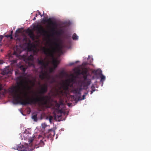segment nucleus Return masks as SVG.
I'll return each mask as SVG.
<instances>
[{
	"label": "nucleus",
	"mask_w": 151,
	"mask_h": 151,
	"mask_svg": "<svg viewBox=\"0 0 151 151\" xmlns=\"http://www.w3.org/2000/svg\"><path fill=\"white\" fill-rule=\"evenodd\" d=\"M2 63L1 62V61H0V64H1Z\"/></svg>",
	"instance_id": "nucleus-44"
},
{
	"label": "nucleus",
	"mask_w": 151,
	"mask_h": 151,
	"mask_svg": "<svg viewBox=\"0 0 151 151\" xmlns=\"http://www.w3.org/2000/svg\"><path fill=\"white\" fill-rule=\"evenodd\" d=\"M26 79L25 77L22 75L17 77V80L19 81L18 85L12 88L11 92L13 97L14 101L24 106L35 104H37L40 106L47 105L50 97L47 95L42 96L36 98H27L25 100L23 99L21 96L22 92L20 91L19 85L23 86Z\"/></svg>",
	"instance_id": "nucleus-1"
},
{
	"label": "nucleus",
	"mask_w": 151,
	"mask_h": 151,
	"mask_svg": "<svg viewBox=\"0 0 151 151\" xmlns=\"http://www.w3.org/2000/svg\"><path fill=\"white\" fill-rule=\"evenodd\" d=\"M52 119H53V117L52 116H49V120L50 122H51V121Z\"/></svg>",
	"instance_id": "nucleus-31"
},
{
	"label": "nucleus",
	"mask_w": 151,
	"mask_h": 151,
	"mask_svg": "<svg viewBox=\"0 0 151 151\" xmlns=\"http://www.w3.org/2000/svg\"><path fill=\"white\" fill-rule=\"evenodd\" d=\"M83 78H84V80L83 81H81L80 82L81 83H84L85 81H86L88 79H87V75H83Z\"/></svg>",
	"instance_id": "nucleus-19"
},
{
	"label": "nucleus",
	"mask_w": 151,
	"mask_h": 151,
	"mask_svg": "<svg viewBox=\"0 0 151 151\" xmlns=\"http://www.w3.org/2000/svg\"><path fill=\"white\" fill-rule=\"evenodd\" d=\"M81 90V89L80 88H76L73 90V92L75 93L80 94Z\"/></svg>",
	"instance_id": "nucleus-16"
},
{
	"label": "nucleus",
	"mask_w": 151,
	"mask_h": 151,
	"mask_svg": "<svg viewBox=\"0 0 151 151\" xmlns=\"http://www.w3.org/2000/svg\"><path fill=\"white\" fill-rule=\"evenodd\" d=\"M73 84H70L66 82L65 83L63 84L62 86L63 89L65 91H66L69 90V87H73Z\"/></svg>",
	"instance_id": "nucleus-8"
},
{
	"label": "nucleus",
	"mask_w": 151,
	"mask_h": 151,
	"mask_svg": "<svg viewBox=\"0 0 151 151\" xmlns=\"http://www.w3.org/2000/svg\"><path fill=\"white\" fill-rule=\"evenodd\" d=\"M101 81L103 82L105 79V77L103 75H101Z\"/></svg>",
	"instance_id": "nucleus-26"
},
{
	"label": "nucleus",
	"mask_w": 151,
	"mask_h": 151,
	"mask_svg": "<svg viewBox=\"0 0 151 151\" xmlns=\"http://www.w3.org/2000/svg\"><path fill=\"white\" fill-rule=\"evenodd\" d=\"M59 62L56 59H53L52 60V64L53 65L54 69H55L57 67L58 65L59 64Z\"/></svg>",
	"instance_id": "nucleus-11"
},
{
	"label": "nucleus",
	"mask_w": 151,
	"mask_h": 151,
	"mask_svg": "<svg viewBox=\"0 0 151 151\" xmlns=\"http://www.w3.org/2000/svg\"><path fill=\"white\" fill-rule=\"evenodd\" d=\"M15 73H16H16H17V72H15Z\"/></svg>",
	"instance_id": "nucleus-46"
},
{
	"label": "nucleus",
	"mask_w": 151,
	"mask_h": 151,
	"mask_svg": "<svg viewBox=\"0 0 151 151\" xmlns=\"http://www.w3.org/2000/svg\"><path fill=\"white\" fill-rule=\"evenodd\" d=\"M19 68L23 72H24L27 69V67L24 65H21L19 66Z\"/></svg>",
	"instance_id": "nucleus-17"
},
{
	"label": "nucleus",
	"mask_w": 151,
	"mask_h": 151,
	"mask_svg": "<svg viewBox=\"0 0 151 151\" xmlns=\"http://www.w3.org/2000/svg\"><path fill=\"white\" fill-rule=\"evenodd\" d=\"M54 69L52 68H50V69L49 71L50 73H52L53 72Z\"/></svg>",
	"instance_id": "nucleus-33"
},
{
	"label": "nucleus",
	"mask_w": 151,
	"mask_h": 151,
	"mask_svg": "<svg viewBox=\"0 0 151 151\" xmlns=\"http://www.w3.org/2000/svg\"><path fill=\"white\" fill-rule=\"evenodd\" d=\"M38 84H39V85H40V82H38Z\"/></svg>",
	"instance_id": "nucleus-42"
},
{
	"label": "nucleus",
	"mask_w": 151,
	"mask_h": 151,
	"mask_svg": "<svg viewBox=\"0 0 151 151\" xmlns=\"http://www.w3.org/2000/svg\"><path fill=\"white\" fill-rule=\"evenodd\" d=\"M37 14H36V15H35V17H37Z\"/></svg>",
	"instance_id": "nucleus-43"
},
{
	"label": "nucleus",
	"mask_w": 151,
	"mask_h": 151,
	"mask_svg": "<svg viewBox=\"0 0 151 151\" xmlns=\"http://www.w3.org/2000/svg\"><path fill=\"white\" fill-rule=\"evenodd\" d=\"M12 62L14 63H16V60H14L12 61Z\"/></svg>",
	"instance_id": "nucleus-37"
},
{
	"label": "nucleus",
	"mask_w": 151,
	"mask_h": 151,
	"mask_svg": "<svg viewBox=\"0 0 151 151\" xmlns=\"http://www.w3.org/2000/svg\"><path fill=\"white\" fill-rule=\"evenodd\" d=\"M91 80L90 79H88L86 81H85L84 83H81V85L84 87H87L91 84Z\"/></svg>",
	"instance_id": "nucleus-10"
},
{
	"label": "nucleus",
	"mask_w": 151,
	"mask_h": 151,
	"mask_svg": "<svg viewBox=\"0 0 151 151\" xmlns=\"http://www.w3.org/2000/svg\"><path fill=\"white\" fill-rule=\"evenodd\" d=\"M49 24L52 26L50 29V32L52 33V35H54L55 34L60 35V31H57L55 30L57 26V24L55 22L52 21L51 19L49 23Z\"/></svg>",
	"instance_id": "nucleus-4"
},
{
	"label": "nucleus",
	"mask_w": 151,
	"mask_h": 151,
	"mask_svg": "<svg viewBox=\"0 0 151 151\" xmlns=\"http://www.w3.org/2000/svg\"><path fill=\"white\" fill-rule=\"evenodd\" d=\"M42 128H43L44 129H45L47 126V125L45 123H43L42 124Z\"/></svg>",
	"instance_id": "nucleus-30"
},
{
	"label": "nucleus",
	"mask_w": 151,
	"mask_h": 151,
	"mask_svg": "<svg viewBox=\"0 0 151 151\" xmlns=\"http://www.w3.org/2000/svg\"><path fill=\"white\" fill-rule=\"evenodd\" d=\"M73 63L71 64V65H73Z\"/></svg>",
	"instance_id": "nucleus-45"
},
{
	"label": "nucleus",
	"mask_w": 151,
	"mask_h": 151,
	"mask_svg": "<svg viewBox=\"0 0 151 151\" xmlns=\"http://www.w3.org/2000/svg\"><path fill=\"white\" fill-rule=\"evenodd\" d=\"M60 75L62 77H63L65 75L68 76V74L65 72L62 71L60 73Z\"/></svg>",
	"instance_id": "nucleus-23"
},
{
	"label": "nucleus",
	"mask_w": 151,
	"mask_h": 151,
	"mask_svg": "<svg viewBox=\"0 0 151 151\" xmlns=\"http://www.w3.org/2000/svg\"><path fill=\"white\" fill-rule=\"evenodd\" d=\"M3 75L8 74L11 73V72L9 69V68H7L4 69L3 71Z\"/></svg>",
	"instance_id": "nucleus-15"
},
{
	"label": "nucleus",
	"mask_w": 151,
	"mask_h": 151,
	"mask_svg": "<svg viewBox=\"0 0 151 151\" xmlns=\"http://www.w3.org/2000/svg\"><path fill=\"white\" fill-rule=\"evenodd\" d=\"M35 79L34 81H32L31 80L29 81V82L32 84V86H34L35 84Z\"/></svg>",
	"instance_id": "nucleus-28"
},
{
	"label": "nucleus",
	"mask_w": 151,
	"mask_h": 151,
	"mask_svg": "<svg viewBox=\"0 0 151 151\" xmlns=\"http://www.w3.org/2000/svg\"><path fill=\"white\" fill-rule=\"evenodd\" d=\"M56 82V80L55 78L53 77H52L51 79V80L50 81V84H52Z\"/></svg>",
	"instance_id": "nucleus-20"
},
{
	"label": "nucleus",
	"mask_w": 151,
	"mask_h": 151,
	"mask_svg": "<svg viewBox=\"0 0 151 151\" xmlns=\"http://www.w3.org/2000/svg\"><path fill=\"white\" fill-rule=\"evenodd\" d=\"M29 141L31 143L32 142V141H33V139H30L29 140Z\"/></svg>",
	"instance_id": "nucleus-38"
},
{
	"label": "nucleus",
	"mask_w": 151,
	"mask_h": 151,
	"mask_svg": "<svg viewBox=\"0 0 151 151\" xmlns=\"http://www.w3.org/2000/svg\"><path fill=\"white\" fill-rule=\"evenodd\" d=\"M36 19V17H34L33 18V20L34 21V20H35Z\"/></svg>",
	"instance_id": "nucleus-40"
},
{
	"label": "nucleus",
	"mask_w": 151,
	"mask_h": 151,
	"mask_svg": "<svg viewBox=\"0 0 151 151\" xmlns=\"http://www.w3.org/2000/svg\"><path fill=\"white\" fill-rule=\"evenodd\" d=\"M37 60L38 64L41 65L40 68L41 69V70L40 73V74L39 75V77L42 80H43L46 77L47 75V72H44L43 71L44 68L46 66V64L44 60L41 58H40V59L37 58Z\"/></svg>",
	"instance_id": "nucleus-3"
},
{
	"label": "nucleus",
	"mask_w": 151,
	"mask_h": 151,
	"mask_svg": "<svg viewBox=\"0 0 151 151\" xmlns=\"http://www.w3.org/2000/svg\"><path fill=\"white\" fill-rule=\"evenodd\" d=\"M86 95H83V98L82 99H85Z\"/></svg>",
	"instance_id": "nucleus-35"
},
{
	"label": "nucleus",
	"mask_w": 151,
	"mask_h": 151,
	"mask_svg": "<svg viewBox=\"0 0 151 151\" xmlns=\"http://www.w3.org/2000/svg\"><path fill=\"white\" fill-rule=\"evenodd\" d=\"M35 55V52L29 56H27L25 55H23V58L24 60L27 63H28V65L29 66H31L33 65V62L34 60V56Z\"/></svg>",
	"instance_id": "nucleus-5"
},
{
	"label": "nucleus",
	"mask_w": 151,
	"mask_h": 151,
	"mask_svg": "<svg viewBox=\"0 0 151 151\" xmlns=\"http://www.w3.org/2000/svg\"><path fill=\"white\" fill-rule=\"evenodd\" d=\"M20 32V31L19 29L18 30H17L16 31V33L15 34V37H17L18 36V35H17V33H19Z\"/></svg>",
	"instance_id": "nucleus-29"
},
{
	"label": "nucleus",
	"mask_w": 151,
	"mask_h": 151,
	"mask_svg": "<svg viewBox=\"0 0 151 151\" xmlns=\"http://www.w3.org/2000/svg\"><path fill=\"white\" fill-rule=\"evenodd\" d=\"M91 94L93 93V92L95 91V87L93 85L91 86Z\"/></svg>",
	"instance_id": "nucleus-25"
},
{
	"label": "nucleus",
	"mask_w": 151,
	"mask_h": 151,
	"mask_svg": "<svg viewBox=\"0 0 151 151\" xmlns=\"http://www.w3.org/2000/svg\"><path fill=\"white\" fill-rule=\"evenodd\" d=\"M13 31H11V34L10 35H9L8 37H10V38L11 39H12L13 38V37H12V33H13Z\"/></svg>",
	"instance_id": "nucleus-32"
},
{
	"label": "nucleus",
	"mask_w": 151,
	"mask_h": 151,
	"mask_svg": "<svg viewBox=\"0 0 151 151\" xmlns=\"http://www.w3.org/2000/svg\"><path fill=\"white\" fill-rule=\"evenodd\" d=\"M42 86L41 88L40 93L43 94L47 92L48 89V86L47 84H45L42 85Z\"/></svg>",
	"instance_id": "nucleus-7"
},
{
	"label": "nucleus",
	"mask_w": 151,
	"mask_h": 151,
	"mask_svg": "<svg viewBox=\"0 0 151 151\" xmlns=\"http://www.w3.org/2000/svg\"><path fill=\"white\" fill-rule=\"evenodd\" d=\"M55 134V132L54 130L52 129H50L48 130V135H47V138H49L51 137L52 136L53 137L54 136Z\"/></svg>",
	"instance_id": "nucleus-9"
},
{
	"label": "nucleus",
	"mask_w": 151,
	"mask_h": 151,
	"mask_svg": "<svg viewBox=\"0 0 151 151\" xmlns=\"http://www.w3.org/2000/svg\"><path fill=\"white\" fill-rule=\"evenodd\" d=\"M66 46L64 44H61V45L57 48L56 50H57L59 52H62V50L63 48L66 47Z\"/></svg>",
	"instance_id": "nucleus-13"
},
{
	"label": "nucleus",
	"mask_w": 151,
	"mask_h": 151,
	"mask_svg": "<svg viewBox=\"0 0 151 151\" xmlns=\"http://www.w3.org/2000/svg\"><path fill=\"white\" fill-rule=\"evenodd\" d=\"M21 52V51H18L17 50L16 51H14V54L16 55L17 56H18L19 55V54Z\"/></svg>",
	"instance_id": "nucleus-22"
},
{
	"label": "nucleus",
	"mask_w": 151,
	"mask_h": 151,
	"mask_svg": "<svg viewBox=\"0 0 151 151\" xmlns=\"http://www.w3.org/2000/svg\"><path fill=\"white\" fill-rule=\"evenodd\" d=\"M55 40L56 42H53L52 44L55 46V47L51 46V50L49 48H47L45 47H43L42 49V50L44 54L47 56H53V53L55 52L56 49L59 47L61 45L60 44L57 42L58 40L55 39Z\"/></svg>",
	"instance_id": "nucleus-2"
},
{
	"label": "nucleus",
	"mask_w": 151,
	"mask_h": 151,
	"mask_svg": "<svg viewBox=\"0 0 151 151\" xmlns=\"http://www.w3.org/2000/svg\"><path fill=\"white\" fill-rule=\"evenodd\" d=\"M33 28L36 30H37L39 33L43 34H46L48 33V31L45 30L41 25H37L33 26Z\"/></svg>",
	"instance_id": "nucleus-6"
},
{
	"label": "nucleus",
	"mask_w": 151,
	"mask_h": 151,
	"mask_svg": "<svg viewBox=\"0 0 151 151\" xmlns=\"http://www.w3.org/2000/svg\"><path fill=\"white\" fill-rule=\"evenodd\" d=\"M51 18H49V19H43V21L45 22H47L49 23V22L50 21V20Z\"/></svg>",
	"instance_id": "nucleus-27"
},
{
	"label": "nucleus",
	"mask_w": 151,
	"mask_h": 151,
	"mask_svg": "<svg viewBox=\"0 0 151 151\" xmlns=\"http://www.w3.org/2000/svg\"><path fill=\"white\" fill-rule=\"evenodd\" d=\"M39 14L41 16V17L42 16V15L41 14V13L40 12H38Z\"/></svg>",
	"instance_id": "nucleus-39"
},
{
	"label": "nucleus",
	"mask_w": 151,
	"mask_h": 151,
	"mask_svg": "<svg viewBox=\"0 0 151 151\" xmlns=\"http://www.w3.org/2000/svg\"><path fill=\"white\" fill-rule=\"evenodd\" d=\"M88 94V92H86V93H85L84 95H87Z\"/></svg>",
	"instance_id": "nucleus-41"
},
{
	"label": "nucleus",
	"mask_w": 151,
	"mask_h": 151,
	"mask_svg": "<svg viewBox=\"0 0 151 151\" xmlns=\"http://www.w3.org/2000/svg\"><path fill=\"white\" fill-rule=\"evenodd\" d=\"M72 77L68 79L66 81V82L70 84V83L74 82L75 77L73 75H71Z\"/></svg>",
	"instance_id": "nucleus-12"
},
{
	"label": "nucleus",
	"mask_w": 151,
	"mask_h": 151,
	"mask_svg": "<svg viewBox=\"0 0 151 151\" xmlns=\"http://www.w3.org/2000/svg\"><path fill=\"white\" fill-rule=\"evenodd\" d=\"M60 106V104H58V103H57L56 105V106L58 108V109L59 108Z\"/></svg>",
	"instance_id": "nucleus-34"
},
{
	"label": "nucleus",
	"mask_w": 151,
	"mask_h": 151,
	"mask_svg": "<svg viewBox=\"0 0 151 151\" xmlns=\"http://www.w3.org/2000/svg\"><path fill=\"white\" fill-rule=\"evenodd\" d=\"M28 32L29 33V35L30 37L33 40L35 38V36L33 33L32 31L29 29H27Z\"/></svg>",
	"instance_id": "nucleus-14"
},
{
	"label": "nucleus",
	"mask_w": 151,
	"mask_h": 151,
	"mask_svg": "<svg viewBox=\"0 0 151 151\" xmlns=\"http://www.w3.org/2000/svg\"><path fill=\"white\" fill-rule=\"evenodd\" d=\"M72 38L73 40H77L78 39V36L74 33L73 35Z\"/></svg>",
	"instance_id": "nucleus-24"
},
{
	"label": "nucleus",
	"mask_w": 151,
	"mask_h": 151,
	"mask_svg": "<svg viewBox=\"0 0 151 151\" xmlns=\"http://www.w3.org/2000/svg\"><path fill=\"white\" fill-rule=\"evenodd\" d=\"M32 118L34 120V121L35 122H37V114L33 115L32 116Z\"/></svg>",
	"instance_id": "nucleus-21"
},
{
	"label": "nucleus",
	"mask_w": 151,
	"mask_h": 151,
	"mask_svg": "<svg viewBox=\"0 0 151 151\" xmlns=\"http://www.w3.org/2000/svg\"><path fill=\"white\" fill-rule=\"evenodd\" d=\"M2 89V85L0 84V91Z\"/></svg>",
	"instance_id": "nucleus-36"
},
{
	"label": "nucleus",
	"mask_w": 151,
	"mask_h": 151,
	"mask_svg": "<svg viewBox=\"0 0 151 151\" xmlns=\"http://www.w3.org/2000/svg\"><path fill=\"white\" fill-rule=\"evenodd\" d=\"M88 71L86 70H82V72L80 73V72H78V74H81L83 75H86Z\"/></svg>",
	"instance_id": "nucleus-18"
}]
</instances>
